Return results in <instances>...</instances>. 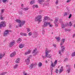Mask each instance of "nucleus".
<instances>
[{"label": "nucleus", "instance_id": "aec40b11", "mask_svg": "<svg viewBox=\"0 0 75 75\" xmlns=\"http://www.w3.org/2000/svg\"><path fill=\"white\" fill-rule=\"evenodd\" d=\"M20 61V58H18L17 60L15 61L16 63H19V61Z\"/></svg>", "mask_w": 75, "mask_h": 75}, {"label": "nucleus", "instance_id": "ea45409f", "mask_svg": "<svg viewBox=\"0 0 75 75\" xmlns=\"http://www.w3.org/2000/svg\"><path fill=\"white\" fill-rule=\"evenodd\" d=\"M48 53H49V52L48 51H47V52H46V55H45L46 57H47Z\"/></svg>", "mask_w": 75, "mask_h": 75}, {"label": "nucleus", "instance_id": "1a4fd4ad", "mask_svg": "<svg viewBox=\"0 0 75 75\" xmlns=\"http://www.w3.org/2000/svg\"><path fill=\"white\" fill-rule=\"evenodd\" d=\"M27 65H28L30 64V59L29 58H28L27 59L25 60Z\"/></svg>", "mask_w": 75, "mask_h": 75}, {"label": "nucleus", "instance_id": "39448f33", "mask_svg": "<svg viewBox=\"0 0 75 75\" xmlns=\"http://www.w3.org/2000/svg\"><path fill=\"white\" fill-rule=\"evenodd\" d=\"M37 48H35L34 50H33V54L34 56H35L37 54Z\"/></svg>", "mask_w": 75, "mask_h": 75}, {"label": "nucleus", "instance_id": "4468645a", "mask_svg": "<svg viewBox=\"0 0 75 75\" xmlns=\"http://www.w3.org/2000/svg\"><path fill=\"white\" fill-rule=\"evenodd\" d=\"M48 24L47 22H44V25H43V27H47V25Z\"/></svg>", "mask_w": 75, "mask_h": 75}, {"label": "nucleus", "instance_id": "0e129e2a", "mask_svg": "<svg viewBox=\"0 0 75 75\" xmlns=\"http://www.w3.org/2000/svg\"><path fill=\"white\" fill-rule=\"evenodd\" d=\"M68 60V59L67 58H66L65 59V60H64V61H67Z\"/></svg>", "mask_w": 75, "mask_h": 75}, {"label": "nucleus", "instance_id": "c85d7f7f", "mask_svg": "<svg viewBox=\"0 0 75 75\" xmlns=\"http://www.w3.org/2000/svg\"><path fill=\"white\" fill-rule=\"evenodd\" d=\"M72 57H75V51L73 52L71 55Z\"/></svg>", "mask_w": 75, "mask_h": 75}, {"label": "nucleus", "instance_id": "a19ab883", "mask_svg": "<svg viewBox=\"0 0 75 75\" xmlns=\"http://www.w3.org/2000/svg\"><path fill=\"white\" fill-rule=\"evenodd\" d=\"M67 25H68V23L66 22V23H65V27H67Z\"/></svg>", "mask_w": 75, "mask_h": 75}, {"label": "nucleus", "instance_id": "052dcab7", "mask_svg": "<svg viewBox=\"0 0 75 75\" xmlns=\"http://www.w3.org/2000/svg\"><path fill=\"white\" fill-rule=\"evenodd\" d=\"M60 69H61V70H62V69H63V66H62V67H61Z\"/></svg>", "mask_w": 75, "mask_h": 75}, {"label": "nucleus", "instance_id": "f3484780", "mask_svg": "<svg viewBox=\"0 0 75 75\" xmlns=\"http://www.w3.org/2000/svg\"><path fill=\"white\" fill-rule=\"evenodd\" d=\"M24 47V45L22 44H20L19 46L20 48H23Z\"/></svg>", "mask_w": 75, "mask_h": 75}, {"label": "nucleus", "instance_id": "58836bf2", "mask_svg": "<svg viewBox=\"0 0 75 75\" xmlns=\"http://www.w3.org/2000/svg\"><path fill=\"white\" fill-rule=\"evenodd\" d=\"M48 25H49L50 27H52V25L50 24V22L48 24Z\"/></svg>", "mask_w": 75, "mask_h": 75}, {"label": "nucleus", "instance_id": "774afa93", "mask_svg": "<svg viewBox=\"0 0 75 75\" xmlns=\"http://www.w3.org/2000/svg\"><path fill=\"white\" fill-rule=\"evenodd\" d=\"M24 75H27V73H25L24 74Z\"/></svg>", "mask_w": 75, "mask_h": 75}, {"label": "nucleus", "instance_id": "6e6d98bb", "mask_svg": "<svg viewBox=\"0 0 75 75\" xmlns=\"http://www.w3.org/2000/svg\"><path fill=\"white\" fill-rule=\"evenodd\" d=\"M59 54H60L61 55V54H62L61 53V50H59Z\"/></svg>", "mask_w": 75, "mask_h": 75}, {"label": "nucleus", "instance_id": "412c9836", "mask_svg": "<svg viewBox=\"0 0 75 75\" xmlns=\"http://www.w3.org/2000/svg\"><path fill=\"white\" fill-rule=\"evenodd\" d=\"M31 52L30 51H28V52H25V55H27V54H30V52Z\"/></svg>", "mask_w": 75, "mask_h": 75}, {"label": "nucleus", "instance_id": "72a5a7b5", "mask_svg": "<svg viewBox=\"0 0 75 75\" xmlns=\"http://www.w3.org/2000/svg\"><path fill=\"white\" fill-rule=\"evenodd\" d=\"M71 71V69L70 68H69V69H67V71L68 73H69L70 71Z\"/></svg>", "mask_w": 75, "mask_h": 75}, {"label": "nucleus", "instance_id": "b1692460", "mask_svg": "<svg viewBox=\"0 0 75 75\" xmlns=\"http://www.w3.org/2000/svg\"><path fill=\"white\" fill-rule=\"evenodd\" d=\"M48 17L47 16H45L44 18V21H45V20H47V19H48Z\"/></svg>", "mask_w": 75, "mask_h": 75}, {"label": "nucleus", "instance_id": "c9c22d12", "mask_svg": "<svg viewBox=\"0 0 75 75\" xmlns=\"http://www.w3.org/2000/svg\"><path fill=\"white\" fill-rule=\"evenodd\" d=\"M65 25H64V24H63L62 25V28H65Z\"/></svg>", "mask_w": 75, "mask_h": 75}, {"label": "nucleus", "instance_id": "2f4dec72", "mask_svg": "<svg viewBox=\"0 0 75 75\" xmlns=\"http://www.w3.org/2000/svg\"><path fill=\"white\" fill-rule=\"evenodd\" d=\"M67 15H68V13H67V12H64V16H67Z\"/></svg>", "mask_w": 75, "mask_h": 75}, {"label": "nucleus", "instance_id": "6ab92c4d", "mask_svg": "<svg viewBox=\"0 0 75 75\" xmlns=\"http://www.w3.org/2000/svg\"><path fill=\"white\" fill-rule=\"evenodd\" d=\"M55 38L56 40H57V41H59L60 40V38L59 37H56Z\"/></svg>", "mask_w": 75, "mask_h": 75}, {"label": "nucleus", "instance_id": "79ce46f5", "mask_svg": "<svg viewBox=\"0 0 75 75\" xmlns=\"http://www.w3.org/2000/svg\"><path fill=\"white\" fill-rule=\"evenodd\" d=\"M18 41H19V42H21V38H19V39H18Z\"/></svg>", "mask_w": 75, "mask_h": 75}, {"label": "nucleus", "instance_id": "c03bdc74", "mask_svg": "<svg viewBox=\"0 0 75 75\" xmlns=\"http://www.w3.org/2000/svg\"><path fill=\"white\" fill-rule=\"evenodd\" d=\"M71 17H72V14H70L69 16V18H71Z\"/></svg>", "mask_w": 75, "mask_h": 75}, {"label": "nucleus", "instance_id": "bb28decb", "mask_svg": "<svg viewBox=\"0 0 75 75\" xmlns=\"http://www.w3.org/2000/svg\"><path fill=\"white\" fill-rule=\"evenodd\" d=\"M7 72H4L2 73H1L0 74V75H5V74H6Z\"/></svg>", "mask_w": 75, "mask_h": 75}, {"label": "nucleus", "instance_id": "423d86ee", "mask_svg": "<svg viewBox=\"0 0 75 75\" xmlns=\"http://www.w3.org/2000/svg\"><path fill=\"white\" fill-rule=\"evenodd\" d=\"M49 1H50V0H48L47 1L45 2L43 4L44 6H49Z\"/></svg>", "mask_w": 75, "mask_h": 75}, {"label": "nucleus", "instance_id": "0eeeda50", "mask_svg": "<svg viewBox=\"0 0 75 75\" xmlns=\"http://www.w3.org/2000/svg\"><path fill=\"white\" fill-rule=\"evenodd\" d=\"M15 44V42H11L9 44V47H11L12 46H13Z\"/></svg>", "mask_w": 75, "mask_h": 75}, {"label": "nucleus", "instance_id": "5fc2aeb1", "mask_svg": "<svg viewBox=\"0 0 75 75\" xmlns=\"http://www.w3.org/2000/svg\"><path fill=\"white\" fill-rule=\"evenodd\" d=\"M4 12V9H2L1 10V13H3Z\"/></svg>", "mask_w": 75, "mask_h": 75}, {"label": "nucleus", "instance_id": "37998d69", "mask_svg": "<svg viewBox=\"0 0 75 75\" xmlns=\"http://www.w3.org/2000/svg\"><path fill=\"white\" fill-rule=\"evenodd\" d=\"M64 71V69L61 70L60 69L59 70V73H61V72H62V71Z\"/></svg>", "mask_w": 75, "mask_h": 75}, {"label": "nucleus", "instance_id": "7c9ffc66", "mask_svg": "<svg viewBox=\"0 0 75 75\" xmlns=\"http://www.w3.org/2000/svg\"><path fill=\"white\" fill-rule=\"evenodd\" d=\"M28 10V8H25L23 9V10L24 11H27Z\"/></svg>", "mask_w": 75, "mask_h": 75}, {"label": "nucleus", "instance_id": "338daca9", "mask_svg": "<svg viewBox=\"0 0 75 75\" xmlns=\"http://www.w3.org/2000/svg\"><path fill=\"white\" fill-rule=\"evenodd\" d=\"M50 21H52V19H50Z\"/></svg>", "mask_w": 75, "mask_h": 75}, {"label": "nucleus", "instance_id": "f257e3e1", "mask_svg": "<svg viewBox=\"0 0 75 75\" xmlns=\"http://www.w3.org/2000/svg\"><path fill=\"white\" fill-rule=\"evenodd\" d=\"M15 21L16 23H21V24L19 25L20 27H21L24 24H25V22L24 21H21L20 20L16 19L15 20ZM22 25V26H21Z\"/></svg>", "mask_w": 75, "mask_h": 75}, {"label": "nucleus", "instance_id": "9d476101", "mask_svg": "<svg viewBox=\"0 0 75 75\" xmlns=\"http://www.w3.org/2000/svg\"><path fill=\"white\" fill-rule=\"evenodd\" d=\"M61 47V48L62 50V52H64V50H65V47L63 46H60Z\"/></svg>", "mask_w": 75, "mask_h": 75}, {"label": "nucleus", "instance_id": "a878e982", "mask_svg": "<svg viewBox=\"0 0 75 75\" xmlns=\"http://www.w3.org/2000/svg\"><path fill=\"white\" fill-rule=\"evenodd\" d=\"M42 64L41 62H40L38 64V67H41V66H42Z\"/></svg>", "mask_w": 75, "mask_h": 75}, {"label": "nucleus", "instance_id": "de8ad7c7", "mask_svg": "<svg viewBox=\"0 0 75 75\" xmlns=\"http://www.w3.org/2000/svg\"><path fill=\"white\" fill-rule=\"evenodd\" d=\"M26 29H27V31H28V32H29V31H30V28H26Z\"/></svg>", "mask_w": 75, "mask_h": 75}, {"label": "nucleus", "instance_id": "603ef678", "mask_svg": "<svg viewBox=\"0 0 75 75\" xmlns=\"http://www.w3.org/2000/svg\"><path fill=\"white\" fill-rule=\"evenodd\" d=\"M23 35H24V33H20V35H22V36H23Z\"/></svg>", "mask_w": 75, "mask_h": 75}, {"label": "nucleus", "instance_id": "6e6552de", "mask_svg": "<svg viewBox=\"0 0 75 75\" xmlns=\"http://www.w3.org/2000/svg\"><path fill=\"white\" fill-rule=\"evenodd\" d=\"M16 52H13L11 55H10V57H14L15 55H16Z\"/></svg>", "mask_w": 75, "mask_h": 75}, {"label": "nucleus", "instance_id": "ddd939ff", "mask_svg": "<svg viewBox=\"0 0 75 75\" xmlns=\"http://www.w3.org/2000/svg\"><path fill=\"white\" fill-rule=\"evenodd\" d=\"M34 65H35V64H31L30 65V67H29L30 69H31L32 68H33V67L34 66Z\"/></svg>", "mask_w": 75, "mask_h": 75}, {"label": "nucleus", "instance_id": "20e7f679", "mask_svg": "<svg viewBox=\"0 0 75 75\" xmlns=\"http://www.w3.org/2000/svg\"><path fill=\"white\" fill-rule=\"evenodd\" d=\"M8 34V30H6L5 32L4 33V37H6L7 35V34Z\"/></svg>", "mask_w": 75, "mask_h": 75}, {"label": "nucleus", "instance_id": "f8f14e48", "mask_svg": "<svg viewBox=\"0 0 75 75\" xmlns=\"http://www.w3.org/2000/svg\"><path fill=\"white\" fill-rule=\"evenodd\" d=\"M5 55V54L4 53L3 54H0V59H2L3 58V57H4Z\"/></svg>", "mask_w": 75, "mask_h": 75}, {"label": "nucleus", "instance_id": "cd10ccee", "mask_svg": "<svg viewBox=\"0 0 75 75\" xmlns=\"http://www.w3.org/2000/svg\"><path fill=\"white\" fill-rule=\"evenodd\" d=\"M71 25H72V23L71 22V21H70L69 22V24L68 25V26H69V27H71Z\"/></svg>", "mask_w": 75, "mask_h": 75}, {"label": "nucleus", "instance_id": "a18cd8bd", "mask_svg": "<svg viewBox=\"0 0 75 75\" xmlns=\"http://www.w3.org/2000/svg\"><path fill=\"white\" fill-rule=\"evenodd\" d=\"M7 1V0H2V2H3V3H6Z\"/></svg>", "mask_w": 75, "mask_h": 75}, {"label": "nucleus", "instance_id": "2eb2a0df", "mask_svg": "<svg viewBox=\"0 0 75 75\" xmlns=\"http://www.w3.org/2000/svg\"><path fill=\"white\" fill-rule=\"evenodd\" d=\"M65 40L64 39H63L62 41H61L60 45H62L63 44H64V42H65Z\"/></svg>", "mask_w": 75, "mask_h": 75}, {"label": "nucleus", "instance_id": "13d9d810", "mask_svg": "<svg viewBox=\"0 0 75 75\" xmlns=\"http://www.w3.org/2000/svg\"><path fill=\"white\" fill-rule=\"evenodd\" d=\"M44 32H45V31H44V30H43L42 31V33L44 35Z\"/></svg>", "mask_w": 75, "mask_h": 75}, {"label": "nucleus", "instance_id": "09e8293b", "mask_svg": "<svg viewBox=\"0 0 75 75\" xmlns=\"http://www.w3.org/2000/svg\"><path fill=\"white\" fill-rule=\"evenodd\" d=\"M58 2H59L58 0H57L55 2L56 4H58Z\"/></svg>", "mask_w": 75, "mask_h": 75}, {"label": "nucleus", "instance_id": "49530a36", "mask_svg": "<svg viewBox=\"0 0 75 75\" xmlns=\"http://www.w3.org/2000/svg\"><path fill=\"white\" fill-rule=\"evenodd\" d=\"M19 14L20 15H22L23 14V11L19 12Z\"/></svg>", "mask_w": 75, "mask_h": 75}, {"label": "nucleus", "instance_id": "7ed1b4c3", "mask_svg": "<svg viewBox=\"0 0 75 75\" xmlns=\"http://www.w3.org/2000/svg\"><path fill=\"white\" fill-rule=\"evenodd\" d=\"M33 33L32 37L34 38H37L38 36V33L37 32H34Z\"/></svg>", "mask_w": 75, "mask_h": 75}, {"label": "nucleus", "instance_id": "e433bc0d", "mask_svg": "<svg viewBox=\"0 0 75 75\" xmlns=\"http://www.w3.org/2000/svg\"><path fill=\"white\" fill-rule=\"evenodd\" d=\"M59 71V70H58V69H56V71H55L56 72V73H57V74H58Z\"/></svg>", "mask_w": 75, "mask_h": 75}, {"label": "nucleus", "instance_id": "f704fd0d", "mask_svg": "<svg viewBox=\"0 0 75 75\" xmlns=\"http://www.w3.org/2000/svg\"><path fill=\"white\" fill-rule=\"evenodd\" d=\"M51 65L53 67H55V64H54V63H52Z\"/></svg>", "mask_w": 75, "mask_h": 75}, {"label": "nucleus", "instance_id": "4c0bfd02", "mask_svg": "<svg viewBox=\"0 0 75 75\" xmlns=\"http://www.w3.org/2000/svg\"><path fill=\"white\" fill-rule=\"evenodd\" d=\"M18 66V64L16 65L14 67V68H15V69H16V68H17V67Z\"/></svg>", "mask_w": 75, "mask_h": 75}, {"label": "nucleus", "instance_id": "dca6fc26", "mask_svg": "<svg viewBox=\"0 0 75 75\" xmlns=\"http://www.w3.org/2000/svg\"><path fill=\"white\" fill-rule=\"evenodd\" d=\"M58 18H56L55 19L54 22V24L57 23V21H58Z\"/></svg>", "mask_w": 75, "mask_h": 75}, {"label": "nucleus", "instance_id": "4d7b16f0", "mask_svg": "<svg viewBox=\"0 0 75 75\" xmlns=\"http://www.w3.org/2000/svg\"><path fill=\"white\" fill-rule=\"evenodd\" d=\"M55 27L57 28V27H58V25L57 24H56V23L55 24Z\"/></svg>", "mask_w": 75, "mask_h": 75}, {"label": "nucleus", "instance_id": "69168bd1", "mask_svg": "<svg viewBox=\"0 0 75 75\" xmlns=\"http://www.w3.org/2000/svg\"><path fill=\"white\" fill-rule=\"evenodd\" d=\"M65 31H67V30L66 29H65Z\"/></svg>", "mask_w": 75, "mask_h": 75}, {"label": "nucleus", "instance_id": "a211bd4d", "mask_svg": "<svg viewBox=\"0 0 75 75\" xmlns=\"http://www.w3.org/2000/svg\"><path fill=\"white\" fill-rule=\"evenodd\" d=\"M53 68L54 67L51 66V65H50V69L51 70V73H52V72H53L52 71L53 70V69H54Z\"/></svg>", "mask_w": 75, "mask_h": 75}, {"label": "nucleus", "instance_id": "c756f323", "mask_svg": "<svg viewBox=\"0 0 75 75\" xmlns=\"http://www.w3.org/2000/svg\"><path fill=\"white\" fill-rule=\"evenodd\" d=\"M35 2L34 1H32L30 2V4H33Z\"/></svg>", "mask_w": 75, "mask_h": 75}, {"label": "nucleus", "instance_id": "8fccbe9b", "mask_svg": "<svg viewBox=\"0 0 75 75\" xmlns=\"http://www.w3.org/2000/svg\"><path fill=\"white\" fill-rule=\"evenodd\" d=\"M57 60H56L54 62V64L55 65L56 64H57Z\"/></svg>", "mask_w": 75, "mask_h": 75}, {"label": "nucleus", "instance_id": "3c124183", "mask_svg": "<svg viewBox=\"0 0 75 75\" xmlns=\"http://www.w3.org/2000/svg\"><path fill=\"white\" fill-rule=\"evenodd\" d=\"M0 18L1 20H3V18H4L2 16H1Z\"/></svg>", "mask_w": 75, "mask_h": 75}, {"label": "nucleus", "instance_id": "473e14b6", "mask_svg": "<svg viewBox=\"0 0 75 75\" xmlns=\"http://www.w3.org/2000/svg\"><path fill=\"white\" fill-rule=\"evenodd\" d=\"M29 36H31L32 35V32H30L28 34Z\"/></svg>", "mask_w": 75, "mask_h": 75}, {"label": "nucleus", "instance_id": "e2e57ef3", "mask_svg": "<svg viewBox=\"0 0 75 75\" xmlns=\"http://www.w3.org/2000/svg\"><path fill=\"white\" fill-rule=\"evenodd\" d=\"M53 46L54 47H56V45H55V44H53Z\"/></svg>", "mask_w": 75, "mask_h": 75}, {"label": "nucleus", "instance_id": "5701e85b", "mask_svg": "<svg viewBox=\"0 0 75 75\" xmlns=\"http://www.w3.org/2000/svg\"><path fill=\"white\" fill-rule=\"evenodd\" d=\"M35 7H36V8H38V5H34L33 6V8H35Z\"/></svg>", "mask_w": 75, "mask_h": 75}, {"label": "nucleus", "instance_id": "4be33fe9", "mask_svg": "<svg viewBox=\"0 0 75 75\" xmlns=\"http://www.w3.org/2000/svg\"><path fill=\"white\" fill-rule=\"evenodd\" d=\"M38 1L40 4H41L42 2L43 1V0H38Z\"/></svg>", "mask_w": 75, "mask_h": 75}, {"label": "nucleus", "instance_id": "9b49d317", "mask_svg": "<svg viewBox=\"0 0 75 75\" xmlns=\"http://www.w3.org/2000/svg\"><path fill=\"white\" fill-rule=\"evenodd\" d=\"M1 24H0V27H4V26L6 25H5V24H4V23L2 22H1Z\"/></svg>", "mask_w": 75, "mask_h": 75}, {"label": "nucleus", "instance_id": "864d4df0", "mask_svg": "<svg viewBox=\"0 0 75 75\" xmlns=\"http://www.w3.org/2000/svg\"><path fill=\"white\" fill-rule=\"evenodd\" d=\"M23 36H27V34L25 33H23Z\"/></svg>", "mask_w": 75, "mask_h": 75}, {"label": "nucleus", "instance_id": "393cba45", "mask_svg": "<svg viewBox=\"0 0 75 75\" xmlns=\"http://www.w3.org/2000/svg\"><path fill=\"white\" fill-rule=\"evenodd\" d=\"M52 56V55H51V54H47V57H48V58H51V56Z\"/></svg>", "mask_w": 75, "mask_h": 75}, {"label": "nucleus", "instance_id": "f03ea898", "mask_svg": "<svg viewBox=\"0 0 75 75\" xmlns=\"http://www.w3.org/2000/svg\"><path fill=\"white\" fill-rule=\"evenodd\" d=\"M41 18H42V16L39 15L35 18V20L36 21H38V23H40V22L42 21L41 20Z\"/></svg>", "mask_w": 75, "mask_h": 75}, {"label": "nucleus", "instance_id": "bf43d9fd", "mask_svg": "<svg viewBox=\"0 0 75 75\" xmlns=\"http://www.w3.org/2000/svg\"><path fill=\"white\" fill-rule=\"evenodd\" d=\"M70 1H71V0H67V3H69V2Z\"/></svg>", "mask_w": 75, "mask_h": 75}, {"label": "nucleus", "instance_id": "680f3d73", "mask_svg": "<svg viewBox=\"0 0 75 75\" xmlns=\"http://www.w3.org/2000/svg\"><path fill=\"white\" fill-rule=\"evenodd\" d=\"M42 57L43 58H45V57L44 56V55H42Z\"/></svg>", "mask_w": 75, "mask_h": 75}]
</instances>
